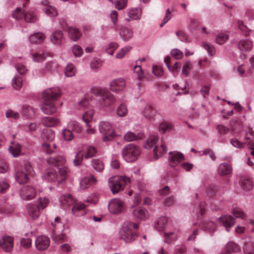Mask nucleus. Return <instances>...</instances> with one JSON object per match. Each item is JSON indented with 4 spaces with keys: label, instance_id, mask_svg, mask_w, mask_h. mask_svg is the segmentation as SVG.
I'll list each match as a JSON object with an SVG mask.
<instances>
[{
    "label": "nucleus",
    "instance_id": "nucleus-1",
    "mask_svg": "<svg viewBox=\"0 0 254 254\" xmlns=\"http://www.w3.org/2000/svg\"><path fill=\"white\" fill-rule=\"evenodd\" d=\"M65 159L62 156L55 158L51 157L47 159V163L54 166V168L48 169L45 177L48 181L60 183L66 179L67 177L68 169L65 166Z\"/></svg>",
    "mask_w": 254,
    "mask_h": 254
},
{
    "label": "nucleus",
    "instance_id": "nucleus-2",
    "mask_svg": "<svg viewBox=\"0 0 254 254\" xmlns=\"http://www.w3.org/2000/svg\"><path fill=\"white\" fill-rule=\"evenodd\" d=\"M61 96V91L58 88H51L43 92V104L41 107L42 111L47 115H52L56 113L57 108L54 102Z\"/></svg>",
    "mask_w": 254,
    "mask_h": 254
},
{
    "label": "nucleus",
    "instance_id": "nucleus-3",
    "mask_svg": "<svg viewBox=\"0 0 254 254\" xmlns=\"http://www.w3.org/2000/svg\"><path fill=\"white\" fill-rule=\"evenodd\" d=\"M60 201L61 205L64 209L73 205L72 212L77 216L83 215L85 213V205L82 202H77L70 194L62 195Z\"/></svg>",
    "mask_w": 254,
    "mask_h": 254
},
{
    "label": "nucleus",
    "instance_id": "nucleus-4",
    "mask_svg": "<svg viewBox=\"0 0 254 254\" xmlns=\"http://www.w3.org/2000/svg\"><path fill=\"white\" fill-rule=\"evenodd\" d=\"M137 228V224L126 222L119 232L120 238L127 243L134 241L137 237V234L135 231Z\"/></svg>",
    "mask_w": 254,
    "mask_h": 254
},
{
    "label": "nucleus",
    "instance_id": "nucleus-5",
    "mask_svg": "<svg viewBox=\"0 0 254 254\" xmlns=\"http://www.w3.org/2000/svg\"><path fill=\"white\" fill-rule=\"evenodd\" d=\"M91 92L94 95L101 98V104L105 107L110 106L115 102L116 99L114 95L105 88L93 87L91 89Z\"/></svg>",
    "mask_w": 254,
    "mask_h": 254
},
{
    "label": "nucleus",
    "instance_id": "nucleus-6",
    "mask_svg": "<svg viewBox=\"0 0 254 254\" xmlns=\"http://www.w3.org/2000/svg\"><path fill=\"white\" fill-rule=\"evenodd\" d=\"M33 168L30 163L25 162L23 167H15V180L19 184H25L28 181L29 176L33 175Z\"/></svg>",
    "mask_w": 254,
    "mask_h": 254
},
{
    "label": "nucleus",
    "instance_id": "nucleus-7",
    "mask_svg": "<svg viewBox=\"0 0 254 254\" xmlns=\"http://www.w3.org/2000/svg\"><path fill=\"white\" fill-rule=\"evenodd\" d=\"M98 127L100 132L102 135L103 141L112 140L117 136L112 125L109 122L102 121L99 123Z\"/></svg>",
    "mask_w": 254,
    "mask_h": 254
},
{
    "label": "nucleus",
    "instance_id": "nucleus-8",
    "mask_svg": "<svg viewBox=\"0 0 254 254\" xmlns=\"http://www.w3.org/2000/svg\"><path fill=\"white\" fill-rule=\"evenodd\" d=\"M49 203V199L46 197L40 198L38 205L34 204H28L27 209L29 216L33 219H36L40 216V210L46 208Z\"/></svg>",
    "mask_w": 254,
    "mask_h": 254
},
{
    "label": "nucleus",
    "instance_id": "nucleus-9",
    "mask_svg": "<svg viewBox=\"0 0 254 254\" xmlns=\"http://www.w3.org/2000/svg\"><path fill=\"white\" fill-rule=\"evenodd\" d=\"M129 182L130 179L128 177L122 176H114L109 179V186L112 192L115 194L122 190Z\"/></svg>",
    "mask_w": 254,
    "mask_h": 254
},
{
    "label": "nucleus",
    "instance_id": "nucleus-10",
    "mask_svg": "<svg viewBox=\"0 0 254 254\" xmlns=\"http://www.w3.org/2000/svg\"><path fill=\"white\" fill-rule=\"evenodd\" d=\"M140 153L139 147L133 144H129L127 145L123 150V156L124 159L128 162L135 161Z\"/></svg>",
    "mask_w": 254,
    "mask_h": 254
},
{
    "label": "nucleus",
    "instance_id": "nucleus-11",
    "mask_svg": "<svg viewBox=\"0 0 254 254\" xmlns=\"http://www.w3.org/2000/svg\"><path fill=\"white\" fill-rule=\"evenodd\" d=\"M54 230L52 234V238L54 241L57 243H61L66 241V236L63 234H57V232H62L64 229V225L60 222L59 217H56L54 222H52Z\"/></svg>",
    "mask_w": 254,
    "mask_h": 254
},
{
    "label": "nucleus",
    "instance_id": "nucleus-12",
    "mask_svg": "<svg viewBox=\"0 0 254 254\" xmlns=\"http://www.w3.org/2000/svg\"><path fill=\"white\" fill-rule=\"evenodd\" d=\"M108 208L110 212L113 214H119L124 209L123 202L117 198L112 199L109 203Z\"/></svg>",
    "mask_w": 254,
    "mask_h": 254
},
{
    "label": "nucleus",
    "instance_id": "nucleus-13",
    "mask_svg": "<svg viewBox=\"0 0 254 254\" xmlns=\"http://www.w3.org/2000/svg\"><path fill=\"white\" fill-rule=\"evenodd\" d=\"M20 195L24 200H31L35 197L36 190L33 187L29 186H24L20 190Z\"/></svg>",
    "mask_w": 254,
    "mask_h": 254
},
{
    "label": "nucleus",
    "instance_id": "nucleus-14",
    "mask_svg": "<svg viewBox=\"0 0 254 254\" xmlns=\"http://www.w3.org/2000/svg\"><path fill=\"white\" fill-rule=\"evenodd\" d=\"M185 159L184 155L179 152L173 151L169 153V165L174 167Z\"/></svg>",
    "mask_w": 254,
    "mask_h": 254
},
{
    "label": "nucleus",
    "instance_id": "nucleus-15",
    "mask_svg": "<svg viewBox=\"0 0 254 254\" xmlns=\"http://www.w3.org/2000/svg\"><path fill=\"white\" fill-rule=\"evenodd\" d=\"M126 85V82L123 78H119L112 80L110 83V89L114 92L123 91Z\"/></svg>",
    "mask_w": 254,
    "mask_h": 254
},
{
    "label": "nucleus",
    "instance_id": "nucleus-16",
    "mask_svg": "<svg viewBox=\"0 0 254 254\" xmlns=\"http://www.w3.org/2000/svg\"><path fill=\"white\" fill-rule=\"evenodd\" d=\"M0 246L4 251L10 252L13 247V239L8 236H4L0 239Z\"/></svg>",
    "mask_w": 254,
    "mask_h": 254
},
{
    "label": "nucleus",
    "instance_id": "nucleus-17",
    "mask_svg": "<svg viewBox=\"0 0 254 254\" xmlns=\"http://www.w3.org/2000/svg\"><path fill=\"white\" fill-rule=\"evenodd\" d=\"M167 149L166 144L161 139L160 143L156 145L153 149L154 158L155 160L158 159L167 152Z\"/></svg>",
    "mask_w": 254,
    "mask_h": 254
},
{
    "label": "nucleus",
    "instance_id": "nucleus-18",
    "mask_svg": "<svg viewBox=\"0 0 254 254\" xmlns=\"http://www.w3.org/2000/svg\"><path fill=\"white\" fill-rule=\"evenodd\" d=\"M50 245L49 238L45 236L38 237L35 242V246L39 250L46 249Z\"/></svg>",
    "mask_w": 254,
    "mask_h": 254
},
{
    "label": "nucleus",
    "instance_id": "nucleus-19",
    "mask_svg": "<svg viewBox=\"0 0 254 254\" xmlns=\"http://www.w3.org/2000/svg\"><path fill=\"white\" fill-rule=\"evenodd\" d=\"M37 109L33 107L24 105L22 106L21 113L27 119H33L37 115Z\"/></svg>",
    "mask_w": 254,
    "mask_h": 254
},
{
    "label": "nucleus",
    "instance_id": "nucleus-20",
    "mask_svg": "<svg viewBox=\"0 0 254 254\" xmlns=\"http://www.w3.org/2000/svg\"><path fill=\"white\" fill-rule=\"evenodd\" d=\"M41 122L44 126L49 127H57L61 124V121L59 119L50 117L42 118Z\"/></svg>",
    "mask_w": 254,
    "mask_h": 254
},
{
    "label": "nucleus",
    "instance_id": "nucleus-21",
    "mask_svg": "<svg viewBox=\"0 0 254 254\" xmlns=\"http://www.w3.org/2000/svg\"><path fill=\"white\" fill-rule=\"evenodd\" d=\"M220 223L225 228L227 231L229 232L231 227L235 224V219L230 215H223L219 219Z\"/></svg>",
    "mask_w": 254,
    "mask_h": 254
},
{
    "label": "nucleus",
    "instance_id": "nucleus-22",
    "mask_svg": "<svg viewBox=\"0 0 254 254\" xmlns=\"http://www.w3.org/2000/svg\"><path fill=\"white\" fill-rule=\"evenodd\" d=\"M239 182L241 187L245 191L251 190L254 186V184L252 180L248 177H242Z\"/></svg>",
    "mask_w": 254,
    "mask_h": 254
},
{
    "label": "nucleus",
    "instance_id": "nucleus-23",
    "mask_svg": "<svg viewBox=\"0 0 254 254\" xmlns=\"http://www.w3.org/2000/svg\"><path fill=\"white\" fill-rule=\"evenodd\" d=\"M134 216L140 220H144L149 217L148 211L141 207H138L133 210Z\"/></svg>",
    "mask_w": 254,
    "mask_h": 254
},
{
    "label": "nucleus",
    "instance_id": "nucleus-24",
    "mask_svg": "<svg viewBox=\"0 0 254 254\" xmlns=\"http://www.w3.org/2000/svg\"><path fill=\"white\" fill-rule=\"evenodd\" d=\"M96 182V179L93 175H90L83 178L80 182V187L82 189H86Z\"/></svg>",
    "mask_w": 254,
    "mask_h": 254
},
{
    "label": "nucleus",
    "instance_id": "nucleus-25",
    "mask_svg": "<svg viewBox=\"0 0 254 254\" xmlns=\"http://www.w3.org/2000/svg\"><path fill=\"white\" fill-rule=\"evenodd\" d=\"M121 38L125 41H127L132 38L133 32L128 28L122 27L119 32Z\"/></svg>",
    "mask_w": 254,
    "mask_h": 254
},
{
    "label": "nucleus",
    "instance_id": "nucleus-26",
    "mask_svg": "<svg viewBox=\"0 0 254 254\" xmlns=\"http://www.w3.org/2000/svg\"><path fill=\"white\" fill-rule=\"evenodd\" d=\"M42 3L45 6V12L50 16H55L58 14V12L56 8L50 5L49 2L47 0L42 1Z\"/></svg>",
    "mask_w": 254,
    "mask_h": 254
},
{
    "label": "nucleus",
    "instance_id": "nucleus-27",
    "mask_svg": "<svg viewBox=\"0 0 254 254\" xmlns=\"http://www.w3.org/2000/svg\"><path fill=\"white\" fill-rule=\"evenodd\" d=\"M156 114V110L151 106L147 105L143 111L144 117L148 120H152Z\"/></svg>",
    "mask_w": 254,
    "mask_h": 254
},
{
    "label": "nucleus",
    "instance_id": "nucleus-28",
    "mask_svg": "<svg viewBox=\"0 0 254 254\" xmlns=\"http://www.w3.org/2000/svg\"><path fill=\"white\" fill-rule=\"evenodd\" d=\"M63 38V32L61 30H57L52 33L51 36L52 42L55 45H60Z\"/></svg>",
    "mask_w": 254,
    "mask_h": 254
},
{
    "label": "nucleus",
    "instance_id": "nucleus-29",
    "mask_svg": "<svg viewBox=\"0 0 254 254\" xmlns=\"http://www.w3.org/2000/svg\"><path fill=\"white\" fill-rule=\"evenodd\" d=\"M218 172L222 176L230 174L232 172L231 166L227 163H222L218 167Z\"/></svg>",
    "mask_w": 254,
    "mask_h": 254
},
{
    "label": "nucleus",
    "instance_id": "nucleus-30",
    "mask_svg": "<svg viewBox=\"0 0 254 254\" xmlns=\"http://www.w3.org/2000/svg\"><path fill=\"white\" fill-rule=\"evenodd\" d=\"M45 35L42 33L38 32L31 35L29 37V41L33 44H39L43 42L45 39Z\"/></svg>",
    "mask_w": 254,
    "mask_h": 254
},
{
    "label": "nucleus",
    "instance_id": "nucleus-31",
    "mask_svg": "<svg viewBox=\"0 0 254 254\" xmlns=\"http://www.w3.org/2000/svg\"><path fill=\"white\" fill-rule=\"evenodd\" d=\"M239 48L242 51H249L253 48L252 43L248 40H242L239 42Z\"/></svg>",
    "mask_w": 254,
    "mask_h": 254
},
{
    "label": "nucleus",
    "instance_id": "nucleus-32",
    "mask_svg": "<svg viewBox=\"0 0 254 254\" xmlns=\"http://www.w3.org/2000/svg\"><path fill=\"white\" fill-rule=\"evenodd\" d=\"M239 246L236 244L231 242H229L226 247V251L222 253L221 254H231V252L236 253L240 251Z\"/></svg>",
    "mask_w": 254,
    "mask_h": 254
},
{
    "label": "nucleus",
    "instance_id": "nucleus-33",
    "mask_svg": "<svg viewBox=\"0 0 254 254\" xmlns=\"http://www.w3.org/2000/svg\"><path fill=\"white\" fill-rule=\"evenodd\" d=\"M55 137L53 130L49 129H44L42 132V138L46 142H51Z\"/></svg>",
    "mask_w": 254,
    "mask_h": 254
},
{
    "label": "nucleus",
    "instance_id": "nucleus-34",
    "mask_svg": "<svg viewBox=\"0 0 254 254\" xmlns=\"http://www.w3.org/2000/svg\"><path fill=\"white\" fill-rule=\"evenodd\" d=\"M21 148V146L19 143L12 142L9 147V150L11 154L16 157L20 154Z\"/></svg>",
    "mask_w": 254,
    "mask_h": 254
},
{
    "label": "nucleus",
    "instance_id": "nucleus-35",
    "mask_svg": "<svg viewBox=\"0 0 254 254\" xmlns=\"http://www.w3.org/2000/svg\"><path fill=\"white\" fill-rule=\"evenodd\" d=\"M178 238L176 233L174 232H165L164 233V242L167 244H171L175 242Z\"/></svg>",
    "mask_w": 254,
    "mask_h": 254
},
{
    "label": "nucleus",
    "instance_id": "nucleus-36",
    "mask_svg": "<svg viewBox=\"0 0 254 254\" xmlns=\"http://www.w3.org/2000/svg\"><path fill=\"white\" fill-rule=\"evenodd\" d=\"M144 137L143 134L140 133L136 135L132 132H127L124 136V138L127 141H132L136 140H139Z\"/></svg>",
    "mask_w": 254,
    "mask_h": 254
},
{
    "label": "nucleus",
    "instance_id": "nucleus-37",
    "mask_svg": "<svg viewBox=\"0 0 254 254\" xmlns=\"http://www.w3.org/2000/svg\"><path fill=\"white\" fill-rule=\"evenodd\" d=\"M68 33L70 38L73 41H77L81 37V33L78 29L74 27H69L68 29Z\"/></svg>",
    "mask_w": 254,
    "mask_h": 254
},
{
    "label": "nucleus",
    "instance_id": "nucleus-38",
    "mask_svg": "<svg viewBox=\"0 0 254 254\" xmlns=\"http://www.w3.org/2000/svg\"><path fill=\"white\" fill-rule=\"evenodd\" d=\"M158 141V137L155 135H152L147 139L146 143L144 144V147L146 149H150L154 145L156 146L157 142Z\"/></svg>",
    "mask_w": 254,
    "mask_h": 254
},
{
    "label": "nucleus",
    "instance_id": "nucleus-39",
    "mask_svg": "<svg viewBox=\"0 0 254 254\" xmlns=\"http://www.w3.org/2000/svg\"><path fill=\"white\" fill-rule=\"evenodd\" d=\"M67 128L76 133H80L82 127L80 124L75 121H71L67 124Z\"/></svg>",
    "mask_w": 254,
    "mask_h": 254
},
{
    "label": "nucleus",
    "instance_id": "nucleus-40",
    "mask_svg": "<svg viewBox=\"0 0 254 254\" xmlns=\"http://www.w3.org/2000/svg\"><path fill=\"white\" fill-rule=\"evenodd\" d=\"M84 157L83 149H80L76 153L75 158L73 161V164L74 166H77L81 164L82 161Z\"/></svg>",
    "mask_w": 254,
    "mask_h": 254
},
{
    "label": "nucleus",
    "instance_id": "nucleus-41",
    "mask_svg": "<svg viewBox=\"0 0 254 254\" xmlns=\"http://www.w3.org/2000/svg\"><path fill=\"white\" fill-rule=\"evenodd\" d=\"M168 222V219L166 217H161L157 220L155 228L159 231L164 230L165 226Z\"/></svg>",
    "mask_w": 254,
    "mask_h": 254
},
{
    "label": "nucleus",
    "instance_id": "nucleus-42",
    "mask_svg": "<svg viewBox=\"0 0 254 254\" xmlns=\"http://www.w3.org/2000/svg\"><path fill=\"white\" fill-rule=\"evenodd\" d=\"M94 114V111L92 108H89L87 110H86L83 113L82 118L83 120L86 123L89 124L90 122L92 120L93 115Z\"/></svg>",
    "mask_w": 254,
    "mask_h": 254
},
{
    "label": "nucleus",
    "instance_id": "nucleus-43",
    "mask_svg": "<svg viewBox=\"0 0 254 254\" xmlns=\"http://www.w3.org/2000/svg\"><path fill=\"white\" fill-rule=\"evenodd\" d=\"M202 227L204 231L209 232H214L216 228V225L212 221L204 222L202 223Z\"/></svg>",
    "mask_w": 254,
    "mask_h": 254
},
{
    "label": "nucleus",
    "instance_id": "nucleus-44",
    "mask_svg": "<svg viewBox=\"0 0 254 254\" xmlns=\"http://www.w3.org/2000/svg\"><path fill=\"white\" fill-rule=\"evenodd\" d=\"M42 149L44 152L47 154H51L54 152V150L56 148L55 144L52 142H44L42 145Z\"/></svg>",
    "mask_w": 254,
    "mask_h": 254
},
{
    "label": "nucleus",
    "instance_id": "nucleus-45",
    "mask_svg": "<svg viewBox=\"0 0 254 254\" xmlns=\"http://www.w3.org/2000/svg\"><path fill=\"white\" fill-rule=\"evenodd\" d=\"M117 114L118 116L121 117H125L127 116L128 110L126 105L124 103H122L117 109Z\"/></svg>",
    "mask_w": 254,
    "mask_h": 254
},
{
    "label": "nucleus",
    "instance_id": "nucleus-46",
    "mask_svg": "<svg viewBox=\"0 0 254 254\" xmlns=\"http://www.w3.org/2000/svg\"><path fill=\"white\" fill-rule=\"evenodd\" d=\"M92 166L97 172H101L104 169V165L102 161L99 159H94L92 161Z\"/></svg>",
    "mask_w": 254,
    "mask_h": 254
},
{
    "label": "nucleus",
    "instance_id": "nucleus-47",
    "mask_svg": "<svg viewBox=\"0 0 254 254\" xmlns=\"http://www.w3.org/2000/svg\"><path fill=\"white\" fill-rule=\"evenodd\" d=\"M76 69L75 66L71 64L67 65L65 70V75L67 77H72L75 75Z\"/></svg>",
    "mask_w": 254,
    "mask_h": 254
},
{
    "label": "nucleus",
    "instance_id": "nucleus-48",
    "mask_svg": "<svg viewBox=\"0 0 254 254\" xmlns=\"http://www.w3.org/2000/svg\"><path fill=\"white\" fill-rule=\"evenodd\" d=\"M22 79L21 76L16 75L15 76L12 82L13 87L17 90L21 88L22 85Z\"/></svg>",
    "mask_w": 254,
    "mask_h": 254
},
{
    "label": "nucleus",
    "instance_id": "nucleus-49",
    "mask_svg": "<svg viewBox=\"0 0 254 254\" xmlns=\"http://www.w3.org/2000/svg\"><path fill=\"white\" fill-rule=\"evenodd\" d=\"M96 149L93 146H88L85 150L84 158L87 159L94 156L96 153Z\"/></svg>",
    "mask_w": 254,
    "mask_h": 254
},
{
    "label": "nucleus",
    "instance_id": "nucleus-50",
    "mask_svg": "<svg viewBox=\"0 0 254 254\" xmlns=\"http://www.w3.org/2000/svg\"><path fill=\"white\" fill-rule=\"evenodd\" d=\"M229 36L227 34L221 33L218 34L215 39L216 42L218 44H223L228 39Z\"/></svg>",
    "mask_w": 254,
    "mask_h": 254
},
{
    "label": "nucleus",
    "instance_id": "nucleus-51",
    "mask_svg": "<svg viewBox=\"0 0 254 254\" xmlns=\"http://www.w3.org/2000/svg\"><path fill=\"white\" fill-rule=\"evenodd\" d=\"M128 16L133 19H139L141 16V10L140 9H131L128 13Z\"/></svg>",
    "mask_w": 254,
    "mask_h": 254
},
{
    "label": "nucleus",
    "instance_id": "nucleus-52",
    "mask_svg": "<svg viewBox=\"0 0 254 254\" xmlns=\"http://www.w3.org/2000/svg\"><path fill=\"white\" fill-rule=\"evenodd\" d=\"M244 251L246 254H254V243L248 242L244 247Z\"/></svg>",
    "mask_w": 254,
    "mask_h": 254
},
{
    "label": "nucleus",
    "instance_id": "nucleus-53",
    "mask_svg": "<svg viewBox=\"0 0 254 254\" xmlns=\"http://www.w3.org/2000/svg\"><path fill=\"white\" fill-rule=\"evenodd\" d=\"M77 108L79 110H87L89 108H92L89 106V102L86 98L83 99L79 102Z\"/></svg>",
    "mask_w": 254,
    "mask_h": 254
},
{
    "label": "nucleus",
    "instance_id": "nucleus-54",
    "mask_svg": "<svg viewBox=\"0 0 254 254\" xmlns=\"http://www.w3.org/2000/svg\"><path fill=\"white\" fill-rule=\"evenodd\" d=\"M23 18L27 22H34L36 20V17L31 11L24 12Z\"/></svg>",
    "mask_w": 254,
    "mask_h": 254
},
{
    "label": "nucleus",
    "instance_id": "nucleus-55",
    "mask_svg": "<svg viewBox=\"0 0 254 254\" xmlns=\"http://www.w3.org/2000/svg\"><path fill=\"white\" fill-rule=\"evenodd\" d=\"M33 60L36 62H43L46 59V56L43 53L40 52L38 53H33L32 55Z\"/></svg>",
    "mask_w": 254,
    "mask_h": 254
},
{
    "label": "nucleus",
    "instance_id": "nucleus-56",
    "mask_svg": "<svg viewBox=\"0 0 254 254\" xmlns=\"http://www.w3.org/2000/svg\"><path fill=\"white\" fill-rule=\"evenodd\" d=\"M134 73L136 75L137 78L139 80H141L143 78V72L140 65H135L134 68Z\"/></svg>",
    "mask_w": 254,
    "mask_h": 254
},
{
    "label": "nucleus",
    "instance_id": "nucleus-57",
    "mask_svg": "<svg viewBox=\"0 0 254 254\" xmlns=\"http://www.w3.org/2000/svg\"><path fill=\"white\" fill-rule=\"evenodd\" d=\"M63 134L64 139L67 141H70L73 138V134L71 130L68 128L63 130Z\"/></svg>",
    "mask_w": 254,
    "mask_h": 254
},
{
    "label": "nucleus",
    "instance_id": "nucleus-58",
    "mask_svg": "<svg viewBox=\"0 0 254 254\" xmlns=\"http://www.w3.org/2000/svg\"><path fill=\"white\" fill-rule=\"evenodd\" d=\"M172 128L171 124L166 122L162 123L159 125V130L162 133L170 130Z\"/></svg>",
    "mask_w": 254,
    "mask_h": 254
},
{
    "label": "nucleus",
    "instance_id": "nucleus-59",
    "mask_svg": "<svg viewBox=\"0 0 254 254\" xmlns=\"http://www.w3.org/2000/svg\"><path fill=\"white\" fill-rule=\"evenodd\" d=\"M119 45L118 43L115 42H112L109 44L108 47L106 49V52L110 55H113L114 51L118 47Z\"/></svg>",
    "mask_w": 254,
    "mask_h": 254
},
{
    "label": "nucleus",
    "instance_id": "nucleus-60",
    "mask_svg": "<svg viewBox=\"0 0 254 254\" xmlns=\"http://www.w3.org/2000/svg\"><path fill=\"white\" fill-rule=\"evenodd\" d=\"M131 49L130 47L127 46L122 48L116 55L118 59H122L123 58Z\"/></svg>",
    "mask_w": 254,
    "mask_h": 254
},
{
    "label": "nucleus",
    "instance_id": "nucleus-61",
    "mask_svg": "<svg viewBox=\"0 0 254 254\" xmlns=\"http://www.w3.org/2000/svg\"><path fill=\"white\" fill-rule=\"evenodd\" d=\"M24 12L22 11L20 8H17L13 12L12 17L16 19H21L23 18Z\"/></svg>",
    "mask_w": 254,
    "mask_h": 254
},
{
    "label": "nucleus",
    "instance_id": "nucleus-62",
    "mask_svg": "<svg viewBox=\"0 0 254 254\" xmlns=\"http://www.w3.org/2000/svg\"><path fill=\"white\" fill-rule=\"evenodd\" d=\"M218 133L221 135H225L227 134L230 130L228 127L222 125H218L216 127Z\"/></svg>",
    "mask_w": 254,
    "mask_h": 254
},
{
    "label": "nucleus",
    "instance_id": "nucleus-63",
    "mask_svg": "<svg viewBox=\"0 0 254 254\" xmlns=\"http://www.w3.org/2000/svg\"><path fill=\"white\" fill-rule=\"evenodd\" d=\"M233 214L236 217H240L244 219L246 217L245 214L239 208H234L232 210Z\"/></svg>",
    "mask_w": 254,
    "mask_h": 254
},
{
    "label": "nucleus",
    "instance_id": "nucleus-64",
    "mask_svg": "<svg viewBox=\"0 0 254 254\" xmlns=\"http://www.w3.org/2000/svg\"><path fill=\"white\" fill-rule=\"evenodd\" d=\"M21 246L25 249H28L31 246V240L28 238H23L21 240Z\"/></svg>",
    "mask_w": 254,
    "mask_h": 254
}]
</instances>
